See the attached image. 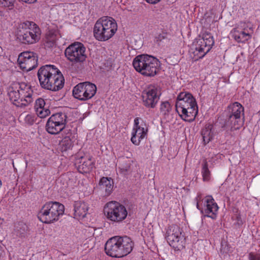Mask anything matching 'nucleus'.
Returning <instances> with one entry per match:
<instances>
[{"mask_svg":"<svg viewBox=\"0 0 260 260\" xmlns=\"http://www.w3.org/2000/svg\"><path fill=\"white\" fill-rule=\"evenodd\" d=\"M229 121L232 130L240 128L244 123V107L238 102H235L228 107Z\"/></svg>","mask_w":260,"mask_h":260,"instance_id":"nucleus-11","label":"nucleus"},{"mask_svg":"<svg viewBox=\"0 0 260 260\" xmlns=\"http://www.w3.org/2000/svg\"><path fill=\"white\" fill-rule=\"evenodd\" d=\"M172 108L168 102H162L160 106V113L164 115H168L171 111Z\"/></svg>","mask_w":260,"mask_h":260,"instance_id":"nucleus-33","label":"nucleus"},{"mask_svg":"<svg viewBox=\"0 0 260 260\" xmlns=\"http://www.w3.org/2000/svg\"><path fill=\"white\" fill-rule=\"evenodd\" d=\"M214 44L213 37L209 32H205L202 37L197 38L194 43V48L192 49V58L198 60L203 58L211 49Z\"/></svg>","mask_w":260,"mask_h":260,"instance_id":"nucleus-8","label":"nucleus"},{"mask_svg":"<svg viewBox=\"0 0 260 260\" xmlns=\"http://www.w3.org/2000/svg\"><path fill=\"white\" fill-rule=\"evenodd\" d=\"M253 29L249 22L241 21L231 31L232 37L238 43H245L251 39Z\"/></svg>","mask_w":260,"mask_h":260,"instance_id":"nucleus-12","label":"nucleus"},{"mask_svg":"<svg viewBox=\"0 0 260 260\" xmlns=\"http://www.w3.org/2000/svg\"><path fill=\"white\" fill-rule=\"evenodd\" d=\"M202 199V197H201V194H199L197 196V197L196 198V200H197V207L198 209H200L199 208V203H198V200H201Z\"/></svg>","mask_w":260,"mask_h":260,"instance_id":"nucleus-40","label":"nucleus"},{"mask_svg":"<svg viewBox=\"0 0 260 260\" xmlns=\"http://www.w3.org/2000/svg\"><path fill=\"white\" fill-rule=\"evenodd\" d=\"M75 138L72 135L71 133L68 134V135L65 136L59 143V148L61 151H67L71 149L74 145V143L75 141Z\"/></svg>","mask_w":260,"mask_h":260,"instance_id":"nucleus-23","label":"nucleus"},{"mask_svg":"<svg viewBox=\"0 0 260 260\" xmlns=\"http://www.w3.org/2000/svg\"><path fill=\"white\" fill-rule=\"evenodd\" d=\"M99 186L104 195L109 196L113 191L114 182L111 178L103 177L100 181Z\"/></svg>","mask_w":260,"mask_h":260,"instance_id":"nucleus-22","label":"nucleus"},{"mask_svg":"<svg viewBox=\"0 0 260 260\" xmlns=\"http://www.w3.org/2000/svg\"><path fill=\"white\" fill-rule=\"evenodd\" d=\"M19 118L21 121H24L25 123L29 125L33 124L36 120V116L35 115L32 114H27L25 112L22 113Z\"/></svg>","mask_w":260,"mask_h":260,"instance_id":"nucleus-30","label":"nucleus"},{"mask_svg":"<svg viewBox=\"0 0 260 260\" xmlns=\"http://www.w3.org/2000/svg\"><path fill=\"white\" fill-rule=\"evenodd\" d=\"M58 36L59 33L57 30L54 29H49L46 34V46L48 47L53 46L55 44Z\"/></svg>","mask_w":260,"mask_h":260,"instance_id":"nucleus-27","label":"nucleus"},{"mask_svg":"<svg viewBox=\"0 0 260 260\" xmlns=\"http://www.w3.org/2000/svg\"><path fill=\"white\" fill-rule=\"evenodd\" d=\"M96 87L89 82L80 83L73 90L74 96L80 101H86L92 98L95 94Z\"/></svg>","mask_w":260,"mask_h":260,"instance_id":"nucleus-14","label":"nucleus"},{"mask_svg":"<svg viewBox=\"0 0 260 260\" xmlns=\"http://www.w3.org/2000/svg\"><path fill=\"white\" fill-rule=\"evenodd\" d=\"M64 128L56 122L48 119L46 124V129L48 133L52 135H56L62 131Z\"/></svg>","mask_w":260,"mask_h":260,"instance_id":"nucleus-26","label":"nucleus"},{"mask_svg":"<svg viewBox=\"0 0 260 260\" xmlns=\"http://www.w3.org/2000/svg\"><path fill=\"white\" fill-rule=\"evenodd\" d=\"M4 253L3 247L0 245V258L3 256Z\"/></svg>","mask_w":260,"mask_h":260,"instance_id":"nucleus-41","label":"nucleus"},{"mask_svg":"<svg viewBox=\"0 0 260 260\" xmlns=\"http://www.w3.org/2000/svg\"><path fill=\"white\" fill-rule=\"evenodd\" d=\"M14 0H0V5L3 7H9L11 9L13 6Z\"/></svg>","mask_w":260,"mask_h":260,"instance_id":"nucleus-36","label":"nucleus"},{"mask_svg":"<svg viewBox=\"0 0 260 260\" xmlns=\"http://www.w3.org/2000/svg\"><path fill=\"white\" fill-rule=\"evenodd\" d=\"M147 132V129L145 127L133 128L131 138L132 142L136 145H139L141 141L146 136Z\"/></svg>","mask_w":260,"mask_h":260,"instance_id":"nucleus-24","label":"nucleus"},{"mask_svg":"<svg viewBox=\"0 0 260 260\" xmlns=\"http://www.w3.org/2000/svg\"><path fill=\"white\" fill-rule=\"evenodd\" d=\"M167 239L170 246L175 250H181L185 247V238L182 230L177 225H172L169 227Z\"/></svg>","mask_w":260,"mask_h":260,"instance_id":"nucleus-10","label":"nucleus"},{"mask_svg":"<svg viewBox=\"0 0 260 260\" xmlns=\"http://www.w3.org/2000/svg\"><path fill=\"white\" fill-rule=\"evenodd\" d=\"M16 90L12 88L9 92L10 100L18 107H24L31 104L34 100L33 91L31 86L22 82L16 85Z\"/></svg>","mask_w":260,"mask_h":260,"instance_id":"nucleus-5","label":"nucleus"},{"mask_svg":"<svg viewBox=\"0 0 260 260\" xmlns=\"http://www.w3.org/2000/svg\"><path fill=\"white\" fill-rule=\"evenodd\" d=\"M176 110L181 117L186 121H192L198 114L197 102L192 95L182 92L177 96Z\"/></svg>","mask_w":260,"mask_h":260,"instance_id":"nucleus-2","label":"nucleus"},{"mask_svg":"<svg viewBox=\"0 0 260 260\" xmlns=\"http://www.w3.org/2000/svg\"><path fill=\"white\" fill-rule=\"evenodd\" d=\"M4 220L3 218H0V227L3 225Z\"/></svg>","mask_w":260,"mask_h":260,"instance_id":"nucleus-43","label":"nucleus"},{"mask_svg":"<svg viewBox=\"0 0 260 260\" xmlns=\"http://www.w3.org/2000/svg\"><path fill=\"white\" fill-rule=\"evenodd\" d=\"M202 174L204 181L209 180L210 178V172L209 170L208 162L206 159L204 160L202 165Z\"/></svg>","mask_w":260,"mask_h":260,"instance_id":"nucleus-31","label":"nucleus"},{"mask_svg":"<svg viewBox=\"0 0 260 260\" xmlns=\"http://www.w3.org/2000/svg\"><path fill=\"white\" fill-rule=\"evenodd\" d=\"M119 242L118 236L113 237L109 239L105 244V250L107 254L114 257H119Z\"/></svg>","mask_w":260,"mask_h":260,"instance_id":"nucleus-18","label":"nucleus"},{"mask_svg":"<svg viewBox=\"0 0 260 260\" xmlns=\"http://www.w3.org/2000/svg\"><path fill=\"white\" fill-rule=\"evenodd\" d=\"M45 102L44 99L42 98H39L36 101L35 109H40L45 108Z\"/></svg>","mask_w":260,"mask_h":260,"instance_id":"nucleus-35","label":"nucleus"},{"mask_svg":"<svg viewBox=\"0 0 260 260\" xmlns=\"http://www.w3.org/2000/svg\"><path fill=\"white\" fill-rule=\"evenodd\" d=\"M117 30V24L114 19L105 16L98 19L93 28L95 38L100 41H106L111 38Z\"/></svg>","mask_w":260,"mask_h":260,"instance_id":"nucleus-4","label":"nucleus"},{"mask_svg":"<svg viewBox=\"0 0 260 260\" xmlns=\"http://www.w3.org/2000/svg\"><path fill=\"white\" fill-rule=\"evenodd\" d=\"M17 36L22 43L31 44L39 41L41 37V30L34 22L26 21L19 25Z\"/></svg>","mask_w":260,"mask_h":260,"instance_id":"nucleus-6","label":"nucleus"},{"mask_svg":"<svg viewBox=\"0 0 260 260\" xmlns=\"http://www.w3.org/2000/svg\"><path fill=\"white\" fill-rule=\"evenodd\" d=\"M15 230L18 235L23 236L26 233L27 226L24 223L20 222L15 226Z\"/></svg>","mask_w":260,"mask_h":260,"instance_id":"nucleus-32","label":"nucleus"},{"mask_svg":"<svg viewBox=\"0 0 260 260\" xmlns=\"http://www.w3.org/2000/svg\"><path fill=\"white\" fill-rule=\"evenodd\" d=\"M58 182L60 184L62 188H72L75 185V179L72 173H68L61 175L58 179Z\"/></svg>","mask_w":260,"mask_h":260,"instance_id":"nucleus-25","label":"nucleus"},{"mask_svg":"<svg viewBox=\"0 0 260 260\" xmlns=\"http://www.w3.org/2000/svg\"><path fill=\"white\" fill-rule=\"evenodd\" d=\"M146 2L150 4H156L158 3L161 0H145Z\"/></svg>","mask_w":260,"mask_h":260,"instance_id":"nucleus-38","label":"nucleus"},{"mask_svg":"<svg viewBox=\"0 0 260 260\" xmlns=\"http://www.w3.org/2000/svg\"><path fill=\"white\" fill-rule=\"evenodd\" d=\"M64 213V206L57 202H49L44 204L38 213L39 219L45 223H51L59 219Z\"/></svg>","mask_w":260,"mask_h":260,"instance_id":"nucleus-7","label":"nucleus"},{"mask_svg":"<svg viewBox=\"0 0 260 260\" xmlns=\"http://www.w3.org/2000/svg\"><path fill=\"white\" fill-rule=\"evenodd\" d=\"M35 110L38 116L40 117L41 118L46 117L50 113V112L48 109V107L37 109H35Z\"/></svg>","mask_w":260,"mask_h":260,"instance_id":"nucleus-34","label":"nucleus"},{"mask_svg":"<svg viewBox=\"0 0 260 260\" xmlns=\"http://www.w3.org/2000/svg\"><path fill=\"white\" fill-rule=\"evenodd\" d=\"M257 259L260 260V254H256Z\"/></svg>","mask_w":260,"mask_h":260,"instance_id":"nucleus-44","label":"nucleus"},{"mask_svg":"<svg viewBox=\"0 0 260 260\" xmlns=\"http://www.w3.org/2000/svg\"><path fill=\"white\" fill-rule=\"evenodd\" d=\"M143 121L142 119L139 117L136 118L134 120V128H137L138 127H143V126L141 125H139V121Z\"/></svg>","mask_w":260,"mask_h":260,"instance_id":"nucleus-37","label":"nucleus"},{"mask_svg":"<svg viewBox=\"0 0 260 260\" xmlns=\"http://www.w3.org/2000/svg\"><path fill=\"white\" fill-rule=\"evenodd\" d=\"M238 224H241L242 223V220H241L240 218L238 217Z\"/></svg>","mask_w":260,"mask_h":260,"instance_id":"nucleus-42","label":"nucleus"},{"mask_svg":"<svg viewBox=\"0 0 260 260\" xmlns=\"http://www.w3.org/2000/svg\"><path fill=\"white\" fill-rule=\"evenodd\" d=\"M118 240L119 242L118 248L120 250V251L119 252V257H122L127 255L132 251L134 247V243L132 240L127 236H118Z\"/></svg>","mask_w":260,"mask_h":260,"instance_id":"nucleus-19","label":"nucleus"},{"mask_svg":"<svg viewBox=\"0 0 260 260\" xmlns=\"http://www.w3.org/2000/svg\"><path fill=\"white\" fill-rule=\"evenodd\" d=\"M74 216L79 219L84 218L88 210V205L82 201H76L74 203Z\"/></svg>","mask_w":260,"mask_h":260,"instance_id":"nucleus-21","label":"nucleus"},{"mask_svg":"<svg viewBox=\"0 0 260 260\" xmlns=\"http://www.w3.org/2000/svg\"><path fill=\"white\" fill-rule=\"evenodd\" d=\"M133 65L135 69L142 75L153 77L159 71L160 62L156 58L151 55L141 54L134 59Z\"/></svg>","mask_w":260,"mask_h":260,"instance_id":"nucleus-3","label":"nucleus"},{"mask_svg":"<svg viewBox=\"0 0 260 260\" xmlns=\"http://www.w3.org/2000/svg\"><path fill=\"white\" fill-rule=\"evenodd\" d=\"M75 164L78 171L82 174L89 172L92 168L91 157L81 152L76 155Z\"/></svg>","mask_w":260,"mask_h":260,"instance_id":"nucleus-17","label":"nucleus"},{"mask_svg":"<svg viewBox=\"0 0 260 260\" xmlns=\"http://www.w3.org/2000/svg\"><path fill=\"white\" fill-rule=\"evenodd\" d=\"M104 213L108 220L116 223L122 221L127 215L125 206L116 201L107 203L104 207Z\"/></svg>","mask_w":260,"mask_h":260,"instance_id":"nucleus-9","label":"nucleus"},{"mask_svg":"<svg viewBox=\"0 0 260 260\" xmlns=\"http://www.w3.org/2000/svg\"><path fill=\"white\" fill-rule=\"evenodd\" d=\"M20 68L25 71H29L35 68L38 64V58L32 52H24L20 54L17 59Z\"/></svg>","mask_w":260,"mask_h":260,"instance_id":"nucleus-16","label":"nucleus"},{"mask_svg":"<svg viewBox=\"0 0 260 260\" xmlns=\"http://www.w3.org/2000/svg\"><path fill=\"white\" fill-rule=\"evenodd\" d=\"M249 260H257L256 255H255L252 253H250L249 254Z\"/></svg>","mask_w":260,"mask_h":260,"instance_id":"nucleus-39","label":"nucleus"},{"mask_svg":"<svg viewBox=\"0 0 260 260\" xmlns=\"http://www.w3.org/2000/svg\"><path fill=\"white\" fill-rule=\"evenodd\" d=\"M38 77L41 86L45 89L55 91L63 87V77L53 66L42 67L38 70Z\"/></svg>","mask_w":260,"mask_h":260,"instance_id":"nucleus-1","label":"nucleus"},{"mask_svg":"<svg viewBox=\"0 0 260 260\" xmlns=\"http://www.w3.org/2000/svg\"><path fill=\"white\" fill-rule=\"evenodd\" d=\"M213 126L211 124L206 125L202 131V136L205 144L208 143L213 137Z\"/></svg>","mask_w":260,"mask_h":260,"instance_id":"nucleus-28","label":"nucleus"},{"mask_svg":"<svg viewBox=\"0 0 260 260\" xmlns=\"http://www.w3.org/2000/svg\"><path fill=\"white\" fill-rule=\"evenodd\" d=\"M49 119L63 127H65L66 124L67 116L64 113H57L52 115Z\"/></svg>","mask_w":260,"mask_h":260,"instance_id":"nucleus-29","label":"nucleus"},{"mask_svg":"<svg viewBox=\"0 0 260 260\" xmlns=\"http://www.w3.org/2000/svg\"><path fill=\"white\" fill-rule=\"evenodd\" d=\"M160 95V90L158 87L152 85H149L142 92L143 105L148 108H154Z\"/></svg>","mask_w":260,"mask_h":260,"instance_id":"nucleus-15","label":"nucleus"},{"mask_svg":"<svg viewBox=\"0 0 260 260\" xmlns=\"http://www.w3.org/2000/svg\"><path fill=\"white\" fill-rule=\"evenodd\" d=\"M85 48L79 42H75L69 45L65 50L67 58L73 63L84 61L86 58Z\"/></svg>","mask_w":260,"mask_h":260,"instance_id":"nucleus-13","label":"nucleus"},{"mask_svg":"<svg viewBox=\"0 0 260 260\" xmlns=\"http://www.w3.org/2000/svg\"><path fill=\"white\" fill-rule=\"evenodd\" d=\"M206 207L204 212L206 216L212 219H215L218 209V207L213 198L209 197L206 200Z\"/></svg>","mask_w":260,"mask_h":260,"instance_id":"nucleus-20","label":"nucleus"}]
</instances>
